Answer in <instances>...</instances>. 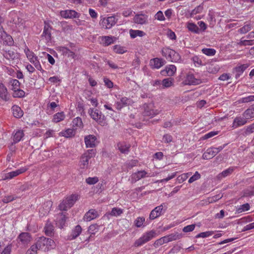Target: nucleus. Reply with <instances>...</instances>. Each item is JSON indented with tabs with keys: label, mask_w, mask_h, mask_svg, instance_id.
Here are the masks:
<instances>
[{
	"label": "nucleus",
	"mask_w": 254,
	"mask_h": 254,
	"mask_svg": "<svg viewBox=\"0 0 254 254\" xmlns=\"http://www.w3.org/2000/svg\"><path fill=\"white\" fill-rule=\"evenodd\" d=\"M82 232V228L79 225H76L72 230L70 235L69 236V239L70 240H73L77 238Z\"/></svg>",
	"instance_id": "4be33fe9"
},
{
	"label": "nucleus",
	"mask_w": 254,
	"mask_h": 254,
	"mask_svg": "<svg viewBox=\"0 0 254 254\" xmlns=\"http://www.w3.org/2000/svg\"><path fill=\"white\" fill-rule=\"evenodd\" d=\"M25 92L20 88L13 91V97L14 98H22L25 96Z\"/></svg>",
	"instance_id": "09e8293b"
},
{
	"label": "nucleus",
	"mask_w": 254,
	"mask_h": 254,
	"mask_svg": "<svg viewBox=\"0 0 254 254\" xmlns=\"http://www.w3.org/2000/svg\"><path fill=\"white\" fill-rule=\"evenodd\" d=\"M176 71V67L173 64H170L166 66L165 69L161 71V74L164 76H172Z\"/></svg>",
	"instance_id": "f3484780"
},
{
	"label": "nucleus",
	"mask_w": 254,
	"mask_h": 254,
	"mask_svg": "<svg viewBox=\"0 0 254 254\" xmlns=\"http://www.w3.org/2000/svg\"><path fill=\"white\" fill-rule=\"evenodd\" d=\"M72 126L74 127H83V123L80 117H77L72 121Z\"/></svg>",
	"instance_id": "de8ad7c7"
},
{
	"label": "nucleus",
	"mask_w": 254,
	"mask_h": 254,
	"mask_svg": "<svg viewBox=\"0 0 254 254\" xmlns=\"http://www.w3.org/2000/svg\"><path fill=\"white\" fill-rule=\"evenodd\" d=\"M0 97L5 101H8L9 99L7 88L2 83H0Z\"/></svg>",
	"instance_id": "5701e85b"
},
{
	"label": "nucleus",
	"mask_w": 254,
	"mask_h": 254,
	"mask_svg": "<svg viewBox=\"0 0 254 254\" xmlns=\"http://www.w3.org/2000/svg\"><path fill=\"white\" fill-rule=\"evenodd\" d=\"M243 116L247 120L254 117V107L247 109Z\"/></svg>",
	"instance_id": "a19ab883"
},
{
	"label": "nucleus",
	"mask_w": 254,
	"mask_h": 254,
	"mask_svg": "<svg viewBox=\"0 0 254 254\" xmlns=\"http://www.w3.org/2000/svg\"><path fill=\"white\" fill-rule=\"evenodd\" d=\"M0 36L1 39L3 41V43L5 45L11 46L13 43V40L12 37L8 35L2 28L0 30Z\"/></svg>",
	"instance_id": "f8f14e48"
},
{
	"label": "nucleus",
	"mask_w": 254,
	"mask_h": 254,
	"mask_svg": "<svg viewBox=\"0 0 254 254\" xmlns=\"http://www.w3.org/2000/svg\"><path fill=\"white\" fill-rule=\"evenodd\" d=\"M99 216L98 212L94 209H90L84 215L83 219L86 221H90Z\"/></svg>",
	"instance_id": "ddd939ff"
},
{
	"label": "nucleus",
	"mask_w": 254,
	"mask_h": 254,
	"mask_svg": "<svg viewBox=\"0 0 254 254\" xmlns=\"http://www.w3.org/2000/svg\"><path fill=\"white\" fill-rule=\"evenodd\" d=\"M65 117L64 112L58 113L54 115L53 121L55 123H58L64 120Z\"/></svg>",
	"instance_id": "a18cd8bd"
},
{
	"label": "nucleus",
	"mask_w": 254,
	"mask_h": 254,
	"mask_svg": "<svg viewBox=\"0 0 254 254\" xmlns=\"http://www.w3.org/2000/svg\"><path fill=\"white\" fill-rule=\"evenodd\" d=\"M218 134V131H210L206 134H205L204 136H203L201 138L203 140L209 138H211L214 135Z\"/></svg>",
	"instance_id": "338daca9"
},
{
	"label": "nucleus",
	"mask_w": 254,
	"mask_h": 254,
	"mask_svg": "<svg viewBox=\"0 0 254 254\" xmlns=\"http://www.w3.org/2000/svg\"><path fill=\"white\" fill-rule=\"evenodd\" d=\"M187 27L190 31L193 33L199 34L200 32V30L198 27L193 23H188Z\"/></svg>",
	"instance_id": "473e14b6"
},
{
	"label": "nucleus",
	"mask_w": 254,
	"mask_h": 254,
	"mask_svg": "<svg viewBox=\"0 0 254 254\" xmlns=\"http://www.w3.org/2000/svg\"><path fill=\"white\" fill-rule=\"evenodd\" d=\"M62 136L65 137H71L74 136L75 134V131L74 129L72 128H68L64 131L61 132Z\"/></svg>",
	"instance_id": "79ce46f5"
},
{
	"label": "nucleus",
	"mask_w": 254,
	"mask_h": 254,
	"mask_svg": "<svg viewBox=\"0 0 254 254\" xmlns=\"http://www.w3.org/2000/svg\"><path fill=\"white\" fill-rule=\"evenodd\" d=\"M98 181L99 179L97 177H88L85 180L86 183L89 185H94Z\"/></svg>",
	"instance_id": "13d9d810"
},
{
	"label": "nucleus",
	"mask_w": 254,
	"mask_h": 254,
	"mask_svg": "<svg viewBox=\"0 0 254 254\" xmlns=\"http://www.w3.org/2000/svg\"><path fill=\"white\" fill-rule=\"evenodd\" d=\"M174 79L171 77H169L164 79L162 81V88H168L171 87L173 84Z\"/></svg>",
	"instance_id": "ea45409f"
},
{
	"label": "nucleus",
	"mask_w": 254,
	"mask_h": 254,
	"mask_svg": "<svg viewBox=\"0 0 254 254\" xmlns=\"http://www.w3.org/2000/svg\"><path fill=\"white\" fill-rule=\"evenodd\" d=\"M161 53L162 55L168 61L174 63L179 62L181 61V56L175 51L168 47L163 48Z\"/></svg>",
	"instance_id": "f03ea898"
},
{
	"label": "nucleus",
	"mask_w": 254,
	"mask_h": 254,
	"mask_svg": "<svg viewBox=\"0 0 254 254\" xmlns=\"http://www.w3.org/2000/svg\"><path fill=\"white\" fill-rule=\"evenodd\" d=\"M47 240L46 238L44 237H40L37 242V246H39V250H42L44 251H47Z\"/></svg>",
	"instance_id": "393cba45"
},
{
	"label": "nucleus",
	"mask_w": 254,
	"mask_h": 254,
	"mask_svg": "<svg viewBox=\"0 0 254 254\" xmlns=\"http://www.w3.org/2000/svg\"><path fill=\"white\" fill-rule=\"evenodd\" d=\"M202 52L207 56H212L215 54L216 51L212 48H204L202 50Z\"/></svg>",
	"instance_id": "3c124183"
},
{
	"label": "nucleus",
	"mask_w": 254,
	"mask_h": 254,
	"mask_svg": "<svg viewBox=\"0 0 254 254\" xmlns=\"http://www.w3.org/2000/svg\"><path fill=\"white\" fill-rule=\"evenodd\" d=\"M166 62L163 59L155 58L150 61V65L152 68H159L164 65Z\"/></svg>",
	"instance_id": "2eb2a0df"
},
{
	"label": "nucleus",
	"mask_w": 254,
	"mask_h": 254,
	"mask_svg": "<svg viewBox=\"0 0 254 254\" xmlns=\"http://www.w3.org/2000/svg\"><path fill=\"white\" fill-rule=\"evenodd\" d=\"M250 206L249 203H246L245 204L241 205L239 208L237 209V212L238 213H242L243 212L248 211L250 209Z\"/></svg>",
	"instance_id": "8fccbe9b"
},
{
	"label": "nucleus",
	"mask_w": 254,
	"mask_h": 254,
	"mask_svg": "<svg viewBox=\"0 0 254 254\" xmlns=\"http://www.w3.org/2000/svg\"><path fill=\"white\" fill-rule=\"evenodd\" d=\"M99 226L95 224L91 225L88 229L87 233L90 234L94 235L98 230Z\"/></svg>",
	"instance_id": "603ef678"
},
{
	"label": "nucleus",
	"mask_w": 254,
	"mask_h": 254,
	"mask_svg": "<svg viewBox=\"0 0 254 254\" xmlns=\"http://www.w3.org/2000/svg\"><path fill=\"white\" fill-rule=\"evenodd\" d=\"M147 174V173L144 170L139 171L132 174V179L136 182L145 177Z\"/></svg>",
	"instance_id": "7c9ffc66"
},
{
	"label": "nucleus",
	"mask_w": 254,
	"mask_h": 254,
	"mask_svg": "<svg viewBox=\"0 0 254 254\" xmlns=\"http://www.w3.org/2000/svg\"><path fill=\"white\" fill-rule=\"evenodd\" d=\"M32 237L30 234L27 232L20 233L17 237L18 243H21L24 246L27 245L31 241Z\"/></svg>",
	"instance_id": "1a4fd4ad"
},
{
	"label": "nucleus",
	"mask_w": 254,
	"mask_h": 254,
	"mask_svg": "<svg viewBox=\"0 0 254 254\" xmlns=\"http://www.w3.org/2000/svg\"><path fill=\"white\" fill-rule=\"evenodd\" d=\"M235 168L234 167H229V168L225 170L222 172L219 173L217 178L218 180H222L223 178L230 176L235 170Z\"/></svg>",
	"instance_id": "a878e982"
},
{
	"label": "nucleus",
	"mask_w": 254,
	"mask_h": 254,
	"mask_svg": "<svg viewBox=\"0 0 254 254\" xmlns=\"http://www.w3.org/2000/svg\"><path fill=\"white\" fill-rule=\"evenodd\" d=\"M185 81L189 85H198L201 83L200 79L195 78L192 73H188L187 75Z\"/></svg>",
	"instance_id": "a211bd4d"
},
{
	"label": "nucleus",
	"mask_w": 254,
	"mask_h": 254,
	"mask_svg": "<svg viewBox=\"0 0 254 254\" xmlns=\"http://www.w3.org/2000/svg\"><path fill=\"white\" fill-rule=\"evenodd\" d=\"M24 136V133L22 130H18L13 134V143H16L19 142Z\"/></svg>",
	"instance_id": "2f4dec72"
},
{
	"label": "nucleus",
	"mask_w": 254,
	"mask_h": 254,
	"mask_svg": "<svg viewBox=\"0 0 254 254\" xmlns=\"http://www.w3.org/2000/svg\"><path fill=\"white\" fill-rule=\"evenodd\" d=\"M11 251V246L8 245L3 249L0 245V254H10Z\"/></svg>",
	"instance_id": "680f3d73"
},
{
	"label": "nucleus",
	"mask_w": 254,
	"mask_h": 254,
	"mask_svg": "<svg viewBox=\"0 0 254 254\" xmlns=\"http://www.w3.org/2000/svg\"><path fill=\"white\" fill-rule=\"evenodd\" d=\"M90 159V156L87 157L86 155H83L80 159V166L82 169L87 168L88 164H89V160Z\"/></svg>",
	"instance_id": "c9c22d12"
},
{
	"label": "nucleus",
	"mask_w": 254,
	"mask_h": 254,
	"mask_svg": "<svg viewBox=\"0 0 254 254\" xmlns=\"http://www.w3.org/2000/svg\"><path fill=\"white\" fill-rule=\"evenodd\" d=\"M12 109L14 117L16 118H20L23 116V112L19 107L14 105L12 107Z\"/></svg>",
	"instance_id": "f704fd0d"
},
{
	"label": "nucleus",
	"mask_w": 254,
	"mask_h": 254,
	"mask_svg": "<svg viewBox=\"0 0 254 254\" xmlns=\"http://www.w3.org/2000/svg\"><path fill=\"white\" fill-rule=\"evenodd\" d=\"M145 222V218L142 217H137L134 221L135 225L137 227H140Z\"/></svg>",
	"instance_id": "052dcab7"
},
{
	"label": "nucleus",
	"mask_w": 254,
	"mask_h": 254,
	"mask_svg": "<svg viewBox=\"0 0 254 254\" xmlns=\"http://www.w3.org/2000/svg\"><path fill=\"white\" fill-rule=\"evenodd\" d=\"M157 236L156 231L152 230L144 233L141 237L137 239L134 243L135 247H139L155 238Z\"/></svg>",
	"instance_id": "f257e3e1"
},
{
	"label": "nucleus",
	"mask_w": 254,
	"mask_h": 254,
	"mask_svg": "<svg viewBox=\"0 0 254 254\" xmlns=\"http://www.w3.org/2000/svg\"><path fill=\"white\" fill-rule=\"evenodd\" d=\"M45 25L44 27L42 37H44L47 41H49L51 40V30L52 29V27L49 24L46 23L45 22Z\"/></svg>",
	"instance_id": "412c9836"
},
{
	"label": "nucleus",
	"mask_w": 254,
	"mask_h": 254,
	"mask_svg": "<svg viewBox=\"0 0 254 254\" xmlns=\"http://www.w3.org/2000/svg\"><path fill=\"white\" fill-rule=\"evenodd\" d=\"M9 84L11 86V89L13 91L20 88V83L16 79H10L9 81Z\"/></svg>",
	"instance_id": "4c0bfd02"
},
{
	"label": "nucleus",
	"mask_w": 254,
	"mask_h": 254,
	"mask_svg": "<svg viewBox=\"0 0 254 254\" xmlns=\"http://www.w3.org/2000/svg\"><path fill=\"white\" fill-rule=\"evenodd\" d=\"M96 139V136L93 135L86 136L84 138V141L86 147L93 148L95 147Z\"/></svg>",
	"instance_id": "6ab92c4d"
},
{
	"label": "nucleus",
	"mask_w": 254,
	"mask_h": 254,
	"mask_svg": "<svg viewBox=\"0 0 254 254\" xmlns=\"http://www.w3.org/2000/svg\"><path fill=\"white\" fill-rule=\"evenodd\" d=\"M195 227V224H191L184 227L183 231L184 232L187 233L192 231Z\"/></svg>",
	"instance_id": "69168bd1"
},
{
	"label": "nucleus",
	"mask_w": 254,
	"mask_h": 254,
	"mask_svg": "<svg viewBox=\"0 0 254 254\" xmlns=\"http://www.w3.org/2000/svg\"><path fill=\"white\" fill-rule=\"evenodd\" d=\"M214 234L213 231H206L204 232H201L198 234L196 236V238H206Z\"/></svg>",
	"instance_id": "6e6d98bb"
},
{
	"label": "nucleus",
	"mask_w": 254,
	"mask_h": 254,
	"mask_svg": "<svg viewBox=\"0 0 254 254\" xmlns=\"http://www.w3.org/2000/svg\"><path fill=\"white\" fill-rule=\"evenodd\" d=\"M247 123V119H246L244 116L237 117L233 121L232 127L235 128L245 125Z\"/></svg>",
	"instance_id": "aec40b11"
},
{
	"label": "nucleus",
	"mask_w": 254,
	"mask_h": 254,
	"mask_svg": "<svg viewBox=\"0 0 254 254\" xmlns=\"http://www.w3.org/2000/svg\"><path fill=\"white\" fill-rule=\"evenodd\" d=\"M216 155L215 151L213 150V147L208 148L203 154L202 158L204 159L208 160L214 157Z\"/></svg>",
	"instance_id": "bb28decb"
},
{
	"label": "nucleus",
	"mask_w": 254,
	"mask_h": 254,
	"mask_svg": "<svg viewBox=\"0 0 254 254\" xmlns=\"http://www.w3.org/2000/svg\"><path fill=\"white\" fill-rule=\"evenodd\" d=\"M123 213V210L122 209L117 207L113 208L111 211L108 213V215H110L112 216H118L121 215Z\"/></svg>",
	"instance_id": "37998d69"
},
{
	"label": "nucleus",
	"mask_w": 254,
	"mask_h": 254,
	"mask_svg": "<svg viewBox=\"0 0 254 254\" xmlns=\"http://www.w3.org/2000/svg\"><path fill=\"white\" fill-rule=\"evenodd\" d=\"M135 23L143 25L148 23V16L144 14H137L133 18Z\"/></svg>",
	"instance_id": "dca6fc26"
},
{
	"label": "nucleus",
	"mask_w": 254,
	"mask_h": 254,
	"mask_svg": "<svg viewBox=\"0 0 254 254\" xmlns=\"http://www.w3.org/2000/svg\"><path fill=\"white\" fill-rule=\"evenodd\" d=\"M254 195V187L250 188L243 191V196L248 197Z\"/></svg>",
	"instance_id": "5fc2aeb1"
},
{
	"label": "nucleus",
	"mask_w": 254,
	"mask_h": 254,
	"mask_svg": "<svg viewBox=\"0 0 254 254\" xmlns=\"http://www.w3.org/2000/svg\"><path fill=\"white\" fill-rule=\"evenodd\" d=\"M88 113L93 120L96 121L101 126H104L107 125L106 118L100 111L90 108L88 111Z\"/></svg>",
	"instance_id": "7ed1b4c3"
},
{
	"label": "nucleus",
	"mask_w": 254,
	"mask_h": 254,
	"mask_svg": "<svg viewBox=\"0 0 254 254\" xmlns=\"http://www.w3.org/2000/svg\"><path fill=\"white\" fill-rule=\"evenodd\" d=\"M25 51L27 58L29 59L30 62L34 64V66L38 70L44 72V70L42 69L40 62L38 60L37 57L35 55L34 53L30 51L29 49H27V50H25Z\"/></svg>",
	"instance_id": "39448f33"
},
{
	"label": "nucleus",
	"mask_w": 254,
	"mask_h": 254,
	"mask_svg": "<svg viewBox=\"0 0 254 254\" xmlns=\"http://www.w3.org/2000/svg\"><path fill=\"white\" fill-rule=\"evenodd\" d=\"M39 250V246H37V243L33 245L30 249L27 251H30L31 254H37V251Z\"/></svg>",
	"instance_id": "774afa93"
},
{
	"label": "nucleus",
	"mask_w": 254,
	"mask_h": 254,
	"mask_svg": "<svg viewBox=\"0 0 254 254\" xmlns=\"http://www.w3.org/2000/svg\"><path fill=\"white\" fill-rule=\"evenodd\" d=\"M168 236L170 240V242L178 240L181 238V235L178 233L171 234Z\"/></svg>",
	"instance_id": "0e129e2a"
},
{
	"label": "nucleus",
	"mask_w": 254,
	"mask_h": 254,
	"mask_svg": "<svg viewBox=\"0 0 254 254\" xmlns=\"http://www.w3.org/2000/svg\"><path fill=\"white\" fill-rule=\"evenodd\" d=\"M129 32L130 37L132 39L137 36L143 37L145 35V33L143 31L139 30L130 29Z\"/></svg>",
	"instance_id": "72a5a7b5"
},
{
	"label": "nucleus",
	"mask_w": 254,
	"mask_h": 254,
	"mask_svg": "<svg viewBox=\"0 0 254 254\" xmlns=\"http://www.w3.org/2000/svg\"><path fill=\"white\" fill-rule=\"evenodd\" d=\"M78 195L76 194H72L65 198L59 204V208L61 210H67L71 208L78 200Z\"/></svg>",
	"instance_id": "20e7f679"
},
{
	"label": "nucleus",
	"mask_w": 254,
	"mask_h": 254,
	"mask_svg": "<svg viewBox=\"0 0 254 254\" xmlns=\"http://www.w3.org/2000/svg\"><path fill=\"white\" fill-rule=\"evenodd\" d=\"M28 170L26 167H21L19 169L8 173L5 174L4 179H11L25 172Z\"/></svg>",
	"instance_id": "4468645a"
},
{
	"label": "nucleus",
	"mask_w": 254,
	"mask_h": 254,
	"mask_svg": "<svg viewBox=\"0 0 254 254\" xmlns=\"http://www.w3.org/2000/svg\"><path fill=\"white\" fill-rule=\"evenodd\" d=\"M44 230L47 236H52L54 234V226L51 223H47L44 227Z\"/></svg>",
	"instance_id": "58836bf2"
},
{
	"label": "nucleus",
	"mask_w": 254,
	"mask_h": 254,
	"mask_svg": "<svg viewBox=\"0 0 254 254\" xmlns=\"http://www.w3.org/2000/svg\"><path fill=\"white\" fill-rule=\"evenodd\" d=\"M102 40L103 41V44L105 46H109L114 42L113 38L110 36L103 37Z\"/></svg>",
	"instance_id": "864d4df0"
},
{
	"label": "nucleus",
	"mask_w": 254,
	"mask_h": 254,
	"mask_svg": "<svg viewBox=\"0 0 254 254\" xmlns=\"http://www.w3.org/2000/svg\"><path fill=\"white\" fill-rule=\"evenodd\" d=\"M60 14L64 18H78L80 15V13L74 10H62L61 11Z\"/></svg>",
	"instance_id": "9b49d317"
},
{
	"label": "nucleus",
	"mask_w": 254,
	"mask_h": 254,
	"mask_svg": "<svg viewBox=\"0 0 254 254\" xmlns=\"http://www.w3.org/2000/svg\"><path fill=\"white\" fill-rule=\"evenodd\" d=\"M130 145L125 142H119L117 144L118 149L122 153L127 154L129 151Z\"/></svg>",
	"instance_id": "c85d7f7f"
},
{
	"label": "nucleus",
	"mask_w": 254,
	"mask_h": 254,
	"mask_svg": "<svg viewBox=\"0 0 254 254\" xmlns=\"http://www.w3.org/2000/svg\"><path fill=\"white\" fill-rule=\"evenodd\" d=\"M59 50L62 53L63 55L67 56L68 58L74 59L76 56L74 52H72L69 49L65 47H59Z\"/></svg>",
	"instance_id": "b1692460"
},
{
	"label": "nucleus",
	"mask_w": 254,
	"mask_h": 254,
	"mask_svg": "<svg viewBox=\"0 0 254 254\" xmlns=\"http://www.w3.org/2000/svg\"><path fill=\"white\" fill-rule=\"evenodd\" d=\"M254 101V95H250L247 97L241 98L239 100V103H246Z\"/></svg>",
	"instance_id": "4d7b16f0"
},
{
	"label": "nucleus",
	"mask_w": 254,
	"mask_h": 254,
	"mask_svg": "<svg viewBox=\"0 0 254 254\" xmlns=\"http://www.w3.org/2000/svg\"><path fill=\"white\" fill-rule=\"evenodd\" d=\"M200 178V175L198 172H195L194 174L191 176L189 180V183H192L196 180Z\"/></svg>",
	"instance_id": "e2e57ef3"
},
{
	"label": "nucleus",
	"mask_w": 254,
	"mask_h": 254,
	"mask_svg": "<svg viewBox=\"0 0 254 254\" xmlns=\"http://www.w3.org/2000/svg\"><path fill=\"white\" fill-rule=\"evenodd\" d=\"M143 108L144 109L143 114L145 116L152 118L159 113L157 110L153 109V106L151 104H144Z\"/></svg>",
	"instance_id": "6e6552de"
},
{
	"label": "nucleus",
	"mask_w": 254,
	"mask_h": 254,
	"mask_svg": "<svg viewBox=\"0 0 254 254\" xmlns=\"http://www.w3.org/2000/svg\"><path fill=\"white\" fill-rule=\"evenodd\" d=\"M248 64H241L236 66L233 69V72L235 74L236 79H238L244 71L249 66Z\"/></svg>",
	"instance_id": "9d476101"
},
{
	"label": "nucleus",
	"mask_w": 254,
	"mask_h": 254,
	"mask_svg": "<svg viewBox=\"0 0 254 254\" xmlns=\"http://www.w3.org/2000/svg\"><path fill=\"white\" fill-rule=\"evenodd\" d=\"M254 132V124H253L247 127L244 132V135H248Z\"/></svg>",
	"instance_id": "bf43d9fd"
},
{
	"label": "nucleus",
	"mask_w": 254,
	"mask_h": 254,
	"mask_svg": "<svg viewBox=\"0 0 254 254\" xmlns=\"http://www.w3.org/2000/svg\"><path fill=\"white\" fill-rule=\"evenodd\" d=\"M2 54L6 59L14 60L16 58V54L11 50H2Z\"/></svg>",
	"instance_id": "e433bc0d"
},
{
	"label": "nucleus",
	"mask_w": 254,
	"mask_h": 254,
	"mask_svg": "<svg viewBox=\"0 0 254 254\" xmlns=\"http://www.w3.org/2000/svg\"><path fill=\"white\" fill-rule=\"evenodd\" d=\"M23 19L20 17L18 15L14 14L13 17L12 22L16 26H20L23 24Z\"/></svg>",
	"instance_id": "49530a36"
},
{
	"label": "nucleus",
	"mask_w": 254,
	"mask_h": 254,
	"mask_svg": "<svg viewBox=\"0 0 254 254\" xmlns=\"http://www.w3.org/2000/svg\"><path fill=\"white\" fill-rule=\"evenodd\" d=\"M118 19L114 16L103 18L100 23V25L106 29H110L117 22Z\"/></svg>",
	"instance_id": "423d86ee"
},
{
	"label": "nucleus",
	"mask_w": 254,
	"mask_h": 254,
	"mask_svg": "<svg viewBox=\"0 0 254 254\" xmlns=\"http://www.w3.org/2000/svg\"><path fill=\"white\" fill-rule=\"evenodd\" d=\"M253 28V24L251 22H246L245 25L238 30L241 34H245L250 31Z\"/></svg>",
	"instance_id": "c756f323"
},
{
	"label": "nucleus",
	"mask_w": 254,
	"mask_h": 254,
	"mask_svg": "<svg viewBox=\"0 0 254 254\" xmlns=\"http://www.w3.org/2000/svg\"><path fill=\"white\" fill-rule=\"evenodd\" d=\"M165 207H166L165 203H162L159 206L156 207L151 211L149 215V219L150 220H154L161 216L165 211V209H164Z\"/></svg>",
	"instance_id": "0eeeda50"
},
{
	"label": "nucleus",
	"mask_w": 254,
	"mask_h": 254,
	"mask_svg": "<svg viewBox=\"0 0 254 254\" xmlns=\"http://www.w3.org/2000/svg\"><path fill=\"white\" fill-rule=\"evenodd\" d=\"M130 100L127 97H122L120 101L116 103V108L118 110L129 104Z\"/></svg>",
	"instance_id": "cd10ccee"
},
{
	"label": "nucleus",
	"mask_w": 254,
	"mask_h": 254,
	"mask_svg": "<svg viewBox=\"0 0 254 254\" xmlns=\"http://www.w3.org/2000/svg\"><path fill=\"white\" fill-rule=\"evenodd\" d=\"M66 217L63 213H61L57 218V224L60 228H63L65 225Z\"/></svg>",
	"instance_id": "c03bdc74"
}]
</instances>
